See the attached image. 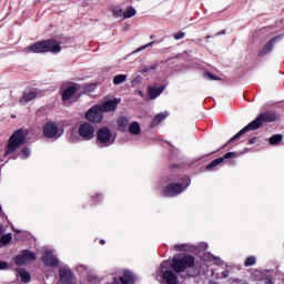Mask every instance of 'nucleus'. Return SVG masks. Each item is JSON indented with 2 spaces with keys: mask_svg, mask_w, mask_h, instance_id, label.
I'll return each mask as SVG.
<instances>
[{
  "mask_svg": "<svg viewBox=\"0 0 284 284\" xmlns=\"http://www.w3.org/2000/svg\"><path fill=\"white\" fill-rule=\"evenodd\" d=\"M27 54H43L45 52H51L52 54H59L61 52V44L57 40H45L40 41L24 48Z\"/></svg>",
  "mask_w": 284,
  "mask_h": 284,
  "instance_id": "nucleus-1",
  "label": "nucleus"
},
{
  "mask_svg": "<svg viewBox=\"0 0 284 284\" xmlns=\"http://www.w3.org/2000/svg\"><path fill=\"white\" fill-rule=\"evenodd\" d=\"M272 121H276V114L274 113L260 114L255 120H253L251 123L244 126L235 136H233L230 140V143H232V141H236L237 139H241V136H243L245 132H250V130H258L261 125H263L264 123H272Z\"/></svg>",
  "mask_w": 284,
  "mask_h": 284,
  "instance_id": "nucleus-2",
  "label": "nucleus"
},
{
  "mask_svg": "<svg viewBox=\"0 0 284 284\" xmlns=\"http://www.w3.org/2000/svg\"><path fill=\"white\" fill-rule=\"evenodd\" d=\"M26 136H28V131L23 129L13 132L8 140L4 155L10 156V154H14L26 143Z\"/></svg>",
  "mask_w": 284,
  "mask_h": 284,
  "instance_id": "nucleus-3",
  "label": "nucleus"
},
{
  "mask_svg": "<svg viewBox=\"0 0 284 284\" xmlns=\"http://www.w3.org/2000/svg\"><path fill=\"white\" fill-rule=\"evenodd\" d=\"M171 263L165 261L163 262L155 275L156 281L161 284H179V277L176 274L170 270Z\"/></svg>",
  "mask_w": 284,
  "mask_h": 284,
  "instance_id": "nucleus-4",
  "label": "nucleus"
},
{
  "mask_svg": "<svg viewBox=\"0 0 284 284\" xmlns=\"http://www.w3.org/2000/svg\"><path fill=\"white\" fill-rule=\"evenodd\" d=\"M116 141V135L110 131L108 128H101L98 131L97 134V143L98 145H101L102 148H109V145H112Z\"/></svg>",
  "mask_w": 284,
  "mask_h": 284,
  "instance_id": "nucleus-5",
  "label": "nucleus"
},
{
  "mask_svg": "<svg viewBox=\"0 0 284 284\" xmlns=\"http://www.w3.org/2000/svg\"><path fill=\"white\" fill-rule=\"evenodd\" d=\"M43 134L48 139H59L63 134V126L55 122H48L43 126Z\"/></svg>",
  "mask_w": 284,
  "mask_h": 284,
  "instance_id": "nucleus-6",
  "label": "nucleus"
},
{
  "mask_svg": "<svg viewBox=\"0 0 284 284\" xmlns=\"http://www.w3.org/2000/svg\"><path fill=\"white\" fill-rule=\"evenodd\" d=\"M78 134L83 139L84 141H92L95 136V130L94 125L90 122H84L79 125Z\"/></svg>",
  "mask_w": 284,
  "mask_h": 284,
  "instance_id": "nucleus-7",
  "label": "nucleus"
},
{
  "mask_svg": "<svg viewBox=\"0 0 284 284\" xmlns=\"http://www.w3.org/2000/svg\"><path fill=\"white\" fill-rule=\"evenodd\" d=\"M194 265V257L190 255H185L182 258H173V268L176 272H185L187 267H192Z\"/></svg>",
  "mask_w": 284,
  "mask_h": 284,
  "instance_id": "nucleus-8",
  "label": "nucleus"
},
{
  "mask_svg": "<svg viewBox=\"0 0 284 284\" xmlns=\"http://www.w3.org/2000/svg\"><path fill=\"white\" fill-rule=\"evenodd\" d=\"M84 118L90 123H101V121H103V111H101L99 104H95L87 111Z\"/></svg>",
  "mask_w": 284,
  "mask_h": 284,
  "instance_id": "nucleus-9",
  "label": "nucleus"
},
{
  "mask_svg": "<svg viewBox=\"0 0 284 284\" xmlns=\"http://www.w3.org/2000/svg\"><path fill=\"white\" fill-rule=\"evenodd\" d=\"M77 92H79V85H77L75 83L63 84L61 93L62 101H64V103H68V101H70V99H72V97H74Z\"/></svg>",
  "mask_w": 284,
  "mask_h": 284,
  "instance_id": "nucleus-10",
  "label": "nucleus"
},
{
  "mask_svg": "<svg viewBox=\"0 0 284 284\" xmlns=\"http://www.w3.org/2000/svg\"><path fill=\"white\" fill-rule=\"evenodd\" d=\"M37 260V255L30 251H22L19 255L14 257V263L17 265H28Z\"/></svg>",
  "mask_w": 284,
  "mask_h": 284,
  "instance_id": "nucleus-11",
  "label": "nucleus"
},
{
  "mask_svg": "<svg viewBox=\"0 0 284 284\" xmlns=\"http://www.w3.org/2000/svg\"><path fill=\"white\" fill-rule=\"evenodd\" d=\"M42 261L45 265H50L51 267H57V265H59V260L54 256V253L48 248L43 250Z\"/></svg>",
  "mask_w": 284,
  "mask_h": 284,
  "instance_id": "nucleus-12",
  "label": "nucleus"
},
{
  "mask_svg": "<svg viewBox=\"0 0 284 284\" xmlns=\"http://www.w3.org/2000/svg\"><path fill=\"white\" fill-rule=\"evenodd\" d=\"M98 105L102 111V114L108 112H114V110H116V105H119V100L116 99L106 100Z\"/></svg>",
  "mask_w": 284,
  "mask_h": 284,
  "instance_id": "nucleus-13",
  "label": "nucleus"
},
{
  "mask_svg": "<svg viewBox=\"0 0 284 284\" xmlns=\"http://www.w3.org/2000/svg\"><path fill=\"white\" fill-rule=\"evenodd\" d=\"M185 187L179 183L169 184L164 190L165 196H176V194H181Z\"/></svg>",
  "mask_w": 284,
  "mask_h": 284,
  "instance_id": "nucleus-14",
  "label": "nucleus"
},
{
  "mask_svg": "<svg viewBox=\"0 0 284 284\" xmlns=\"http://www.w3.org/2000/svg\"><path fill=\"white\" fill-rule=\"evenodd\" d=\"M39 97V92L36 89L28 90L23 93L22 98L20 99L21 105H26V103H30V101H34Z\"/></svg>",
  "mask_w": 284,
  "mask_h": 284,
  "instance_id": "nucleus-15",
  "label": "nucleus"
},
{
  "mask_svg": "<svg viewBox=\"0 0 284 284\" xmlns=\"http://www.w3.org/2000/svg\"><path fill=\"white\" fill-rule=\"evenodd\" d=\"M60 284H73L72 272L65 267L60 268Z\"/></svg>",
  "mask_w": 284,
  "mask_h": 284,
  "instance_id": "nucleus-16",
  "label": "nucleus"
},
{
  "mask_svg": "<svg viewBox=\"0 0 284 284\" xmlns=\"http://www.w3.org/2000/svg\"><path fill=\"white\" fill-rule=\"evenodd\" d=\"M276 39L278 38H273L264 44V47L260 50V57H265V54H270V52H272Z\"/></svg>",
  "mask_w": 284,
  "mask_h": 284,
  "instance_id": "nucleus-17",
  "label": "nucleus"
},
{
  "mask_svg": "<svg viewBox=\"0 0 284 284\" xmlns=\"http://www.w3.org/2000/svg\"><path fill=\"white\" fill-rule=\"evenodd\" d=\"M169 115L170 113H168V111L156 114L153 121L151 122L152 128H155V125H159V123H162V121H165V119H168Z\"/></svg>",
  "mask_w": 284,
  "mask_h": 284,
  "instance_id": "nucleus-18",
  "label": "nucleus"
},
{
  "mask_svg": "<svg viewBox=\"0 0 284 284\" xmlns=\"http://www.w3.org/2000/svg\"><path fill=\"white\" fill-rule=\"evenodd\" d=\"M134 281H136V277L130 271H125L124 275L122 277H120V282L122 284L134 283Z\"/></svg>",
  "mask_w": 284,
  "mask_h": 284,
  "instance_id": "nucleus-19",
  "label": "nucleus"
},
{
  "mask_svg": "<svg viewBox=\"0 0 284 284\" xmlns=\"http://www.w3.org/2000/svg\"><path fill=\"white\" fill-rule=\"evenodd\" d=\"M148 92L150 99H156V97H161L163 93V87H150Z\"/></svg>",
  "mask_w": 284,
  "mask_h": 284,
  "instance_id": "nucleus-20",
  "label": "nucleus"
},
{
  "mask_svg": "<svg viewBox=\"0 0 284 284\" xmlns=\"http://www.w3.org/2000/svg\"><path fill=\"white\" fill-rule=\"evenodd\" d=\"M129 132L133 135V136H139V134H141V124H139V122H132L129 125Z\"/></svg>",
  "mask_w": 284,
  "mask_h": 284,
  "instance_id": "nucleus-21",
  "label": "nucleus"
},
{
  "mask_svg": "<svg viewBox=\"0 0 284 284\" xmlns=\"http://www.w3.org/2000/svg\"><path fill=\"white\" fill-rule=\"evenodd\" d=\"M18 276H20L22 283H30V273L26 270H18Z\"/></svg>",
  "mask_w": 284,
  "mask_h": 284,
  "instance_id": "nucleus-22",
  "label": "nucleus"
},
{
  "mask_svg": "<svg viewBox=\"0 0 284 284\" xmlns=\"http://www.w3.org/2000/svg\"><path fill=\"white\" fill-rule=\"evenodd\" d=\"M136 16V9L133 7H128L125 11H123V18L124 19H132V17Z\"/></svg>",
  "mask_w": 284,
  "mask_h": 284,
  "instance_id": "nucleus-23",
  "label": "nucleus"
},
{
  "mask_svg": "<svg viewBox=\"0 0 284 284\" xmlns=\"http://www.w3.org/2000/svg\"><path fill=\"white\" fill-rule=\"evenodd\" d=\"M126 80H128L126 74H118L113 78V84L121 85V83H125Z\"/></svg>",
  "mask_w": 284,
  "mask_h": 284,
  "instance_id": "nucleus-24",
  "label": "nucleus"
},
{
  "mask_svg": "<svg viewBox=\"0 0 284 284\" xmlns=\"http://www.w3.org/2000/svg\"><path fill=\"white\" fill-rule=\"evenodd\" d=\"M10 241H12V234L8 233V234H4L0 237V243L2 245H8V243H10Z\"/></svg>",
  "mask_w": 284,
  "mask_h": 284,
  "instance_id": "nucleus-25",
  "label": "nucleus"
},
{
  "mask_svg": "<svg viewBox=\"0 0 284 284\" xmlns=\"http://www.w3.org/2000/svg\"><path fill=\"white\" fill-rule=\"evenodd\" d=\"M281 141H283V135H281V134L273 135V136L270 139L271 145H276V144L281 143Z\"/></svg>",
  "mask_w": 284,
  "mask_h": 284,
  "instance_id": "nucleus-26",
  "label": "nucleus"
},
{
  "mask_svg": "<svg viewBox=\"0 0 284 284\" xmlns=\"http://www.w3.org/2000/svg\"><path fill=\"white\" fill-rule=\"evenodd\" d=\"M130 123V121L128 120V118L125 116H121L119 120H118V125L119 128H128V124Z\"/></svg>",
  "mask_w": 284,
  "mask_h": 284,
  "instance_id": "nucleus-27",
  "label": "nucleus"
},
{
  "mask_svg": "<svg viewBox=\"0 0 284 284\" xmlns=\"http://www.w3.org/2000/svg\"><path fill=\"white\" fill-rule=\"evenodd\" d=\"M223 158L215 159L211 164L206 166L207 170H212V168H216V165H220V163H223Z\"/></svg>",
  "mask_w": 284,
  "mask_h": 284,
  "instance_id": "nucleus-28",
  "label": "nucleus"
},
{
  "mask_svg": "<svg viewBox=\"0 0 284 284\" xmlns=\"http://www.w3.org/2000/svg\"><path fill=\"white\" fill-rule=\"evenodd\" d=\"M111 12L115 16V17H123V11L121 8L119 7H113L111 8Z\"/></svg>",
  "mask_w": 284,
  "mask_h": 284,
  "instance_id": "nucleus-29",
  "label": "nucleus"
},
{
  "mask_svg": "<svg viewBox=\"0 0 284 284\" xmlns=\"http://www.w3.org/2000/svg\"><path fill=\"white\" fill-rule=\"evenodd\" d=\"M173 250L176 252H185L187 251V244H178L173 246Z\"/></svg>",
  "mask_w": 284,
  "mask_h": 284,
  "instance_id": "nucleus-30",
  "label": "nucleus"
},
{
  "mask_svg": "<svg viewBox=\"0 0 284 284\" xmlns=\"http://www.w3.org/2000/svg\"><path fill=\"white\" fill-rule=\"evenodd\" d=\"M255 263H256V257H254V256H250L245 261L246 267H250V266L254 265Z\"/></svg>",
  "mask_w": 284,
  "mask_h": 284,
  "instance_id": "nucleus-31",
  "label": "nucleus"
},
{
  "mask_svg": "<svg viewBox=\"0 0 284 284\" xmlns=\"http://www.w3.org/2000/svg\"><path fill=\"white\" fill-rule=\"evenodd\" d=\"M28 156H30V149H24V150L20 153V158H21V159H28Z\"/></svg>",
  "mask_w": 284,
  "mask_h": 284,
  "instance_id": "nucleus-32",
  "label": "nucleus"
},
{
  "mask_svg": "<svg viewBox=\"0 0 284 284\" xmlns=\"http://www.w3.org/2000/svg\"><path fill=\"white\" fill-rule=\"evenodd\" d=\"M227 276H230V272L227 271L217 274V278H227Z\"/></svg>",
  "mask_w": 284,
  "mask_h": 284,
  "instance_id": "nucleus-33",
  "label": "nucleus"
},
{
  "mask_svg": "<svg viewBox=\"0 0 284 284\" xmlns=\"http://www.w3.org/2000/svg\"><path fill=\"white\" fill-rule=\"evenodd\" d=\"M185 37V32H178L174 34V39L179 41V39H183Z\"/></svg>",
  "mask_w": 284,
  "mask_h": 284,
  "instance_id": "nucleus-34",
  "label": "nucleus"
},
{
  "mask_svg": "<svg viewBox=\"0 0 284 284\" xmlns=\"http://www.w3.org/2000/svg\"><path fill=\"white\" fill-rule=\"evenodd\" d=\"M151 45H154V42H150L146 45H143L135 50V52H141L142 50H145V48H150Z\"/></svg>",
  "mask_w": 284,
  "mask_h": 284,
  "instance_id": "nucleus-35",
  "label": "nucleus"
},
{
  "mask_svg": "<svg viewBox=\"0 0 284 284\" xmlns=\"http://www.w3.org/2000/svg\"><path fill=\"white\" fill-rule=\"evenodd\" d=\"M204 77H205V79H209V81H214V75H212V73H210V72H206L204 74Z\"/></svg>",
  "mask_w": 284,
  "mask_h": 284,
  "instance_id": "nucleus-36",
  "label": "nucleus"
},
{
  "mask_svg": "<svg viewBox=\"0 0 284 284\" xmlns=\"http://www.w3.org/2000/svg\"><path fill=\"white\" fill-rule=\"evenodd\" d=\"M0 270H8V262L0 261Z\"/></svg>",
  "mask_w": 284,
  "mask_h": 284,
  "instance_id": "nucleus-37",
  "label": "nucleus"
},
{
  "mask_svg": "<svg viewBox=\"0 0 284 284\" xmlns=\"http://www.w3.org/2000/svg\"><path fill=\"white\" fill-rule=\"evenodd\" d=\"M148 68H149V72H152V70H156V68H159V65L150 64V65H148Z\"/></svg>",
  "mask_w": 284,
  "mask_h": 284,
  "instance_id": "nucleus-38",
  "label": "nucleus"
},
{
  "mask_svg": "<svg viewBox=\"0 0 284 284\" xmlns=\"http://www.w3.org/2000/svg\"><path fill=\"white\" fill-rule=\"evenodd\" d=\"M232 156H234V152L226 153L224 159H232Z\"/></svg>",
  "mask_w": 284,
  "mask_h": 284,
  "instance_id": "nucleus-39",
  "label": "nucleus"
},
{
  "mask_svg": "<svg viewBox=\"0 0 284 284\" xmlns=\"http://www.w3.org/2000/svg\"><path fill=\"white\" fill-rule=\"evenodd\" d=\"M214 263H216L217 265H221L222 261L221 257H213Z\"/></svg>",
  "mask_w": 284,
  "mask_h": 284,
  "instance_id": "nucleus-40",
  "label": "nucleus"
},
{
  "mask_svg": "<svg viewBox=\"0 0 284 284\" xmlns=\"http://www.w3.org/2000/svg\"><path fill=\"white\" fill-rule=\"evenodd\" d=\"M142 74H145V72H150V69L149 67H144L142 70H141Z\"/></svg>",
  "mask_w": 284,
  "mask_h": 284,
  "instance_id": "nucleus-41",
  "label": "nucleus"
},
{
  "mask_svg": "<svg viewBox=\"0 0 284 284\" xmlns=\"http://www.w3.org/2000/svg\"><path fill=\"white\" fill-rule=\"evenodd\" d=\"M187 185H190V178L186 176L184 187H187Z\"/></svg>",
  "mask_w": 284,
  "mask_h": 284,
  "instance_id": "nucleus-42",
  "label": "nucleus"
},
{
  "mask_svg": "<svg viewBox=\"0 0 284 284\" xmlns=\"http://www.w3.org/2000/svg\"><path fill=\"white\" fill-rule=\"evenodd\" d=\"M135 94H139V97H143V91L136 90V91H135Z\"/></svg>",
  "mask_w": 284,
  "mask_h": 284,
  "instance_id": "nucleus-43",
  "label": "nucleus"
},
{
  "mask_svg": "<svg viewBox=\"0 0 284 284\" xmlns=\"http://www.w3.org/2000/svg\"><path fill=\"white\" fill-rule=\"evenodd\" d=\"M3 234V224L0 223V236Z\"/></svg>",
  "mask_w": 284,
  "mask_h": 284,
  "instance_id": "nucleus-44",
  "label": "nucleus"
},
{
  "mask_svg": "<svg viewBox=\"0 0 284 284\" xmlns=\"http://www.w3.org/2000/svg\"><path fill=\"white\" fill-rule=\"evenodd\" d=\"M101 245H105V241L101 240L100 241Z\"/></svg>",
  "mask_w": 284,
  "mask_h": 284,
  "instance_id": "nucleus-45",
  "label": "nucleus"
},
{
  "mask_svg": "<svg viewBox=\"0 0 284 284\" xmlns=\"http://www.w3.org/2000/svg\"><path fill=\"white\" fill-rule=\"evenodd\" d=\"M1 212H2V207H1V205H0V214H1Z\"/></svg>",
  "mask_w": 284,
  "mask_h": 284,
  "instance_id": "nucleus-46",
  "label": "nucleus"
},
{
  "mask_svg": "<svg viewBox=\"0 0 284 284\" xmlns=\"http://www.w3.org/2000/svg\"><path fill=\"white\" fill-rule=\"evenodd\" d=\"M250 143H254V141H253V140H251V141H250Z\"/></svg>",
  "mask_w": 284,
  "mask_h": 284,
  "instance_id": "nucleus-47",
  "label": "nucleus"
}]
</instances>
